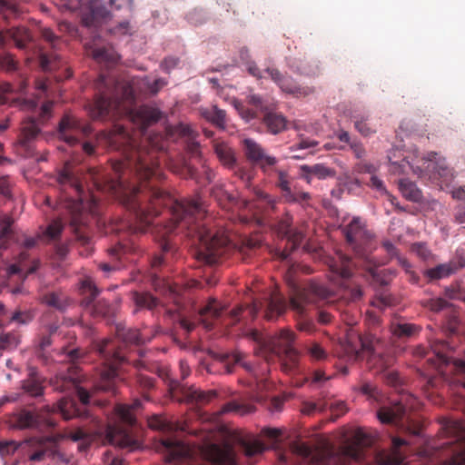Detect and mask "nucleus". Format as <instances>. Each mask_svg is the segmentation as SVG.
Here are the masks:
<instances>
[{
    "label": "nucleus",
    "mask_w": 465,
    "mask_h": 465,
    "mask_svg": "<svg viewBox=\"0 0 465 465\" xmlns=\"http://www.w3.org/2000/svg\"><path fill=\"white\" fill-rule=\"evenodd\" d=\"M66 355L68 360L72 361V365L68 367L67 373L60 372L56 375L54 383V389L60 391L75 390L81 402L86 405L89 403L90 394L87 390L78 386L80 382L79 368L76 365V361L84 356V353L80 349H73L67 351Z\"/></svg>",
    "instance_id": "obj_13"
},
{
    "label": "nucleus",
    "mask_w": 465,
    "mask_h": 465,
    "mask_svg": "<svg viewBox=\"0 0 465 465\" xmlns=\"http://www.w3.org/2000/svg\"><path fill=\"white\" fill-rule=\"evenodd\" d=\"M446 341H440L433 347L434 358L427 361L441 373H451L452 381L460 384L465 389V360L450 359L446 351L449 349Z\"/></svg>",
    "instance_id": "obj_14"
},
{
    "label": "nucleus",
    "mask_w": 465,
    "mask_h": 465,
    "mask_svg": "<svg viewBox=\"0 0 465 465\" xmlns=\"http://www.w3.org/2000/svg\"><path fill=\"white\" fill-rule=\"evenodd\" d=\"M110 310L109 302L104 300H99L93 304L92 314L94 317L105 316Z\"/></svg>",
    "instance_id": "obj_60"
},
{
    "label": "nucleus",
    "mask_w": 465,
    "mask_h": 465,
    "mask_svg": "<svg viewBox=\"0 0 465 465\" xmlns=\"http://www.w3.org/2000/svg\"><path fill=\"white\" fill-rule=\"evenodd\" d=\"M241 446L242 451L247 457H253L257 454H261L265 450V445L259 440H242Z\"/></svg>",
    "instance_id": "obj_47"
},
{
    "label": "nucleus",
    "mask_w": 465,
    "mask_h": 465,
    "mask_svg": "<svg viewBox=\"0 0 465 465\" xmlns=\"http://www.w3.org/2000/svg\"><path fill=\"white\" fill-rule=\"evenodd\" d=\"M0 66L7 72H12L16 70V62L11 54H5L0 56Z\"/></svg>",
    "instance_id": "obj_63"
},
{
    "label": "nucleus",
    "mask_w": 465,
    "mask_h": 465,
    "mask_svg": "<svg viewBox=\"0 0 465 465\" xmlns=\"http://www.w3.org/2000/svg\"><path fill=\"white\" fill-rule=\"evenodd\" d=\"M39 63L44 71H54L61 65L60 57L54 52L51 54L42 52L39 55Z\"/></svg>",
    "instance_id": "obj_45"
},
{
    "label": "nucleus",
    "mask_w": 465,
    "mask_h": 465,
    "mask_svg": "<svg viewBox=\"0 0 465 465\" xmlns=\"http://www.w3.org/2000/svg\"><path fill=\"white\" fill-rule=\"evenodd\" d=\"M465 267V257L462 253L457 254L446 263H440L434 268L425 271L424 275L430 280H440L449 277Z\"/></svg>",
    "instance_id": "obj_24"
},
{
    "label": "nucleus",
    "mask_w": 465,
    "mask_h": 465,
    "mask_svg": "<svg viewBox=\"0 0 465 465\" xmlns=\"http://www.w3.org/2000/svg\"><path fill=\"white\" fill-rule=\"evenodd\" d=\"M25 443H31L35 449V451L30 454L29 460L31 461H41L45 457H52L54 455L56 441L54 438L45 437L40 439H33L25 441ZM24 442L16 441H0V453L9 454L15 452Z\"/></svg>",
    "instance_id": "obj_16"
},
{
    "label": "nucleus",
    "mask_w": 465,
    "mask_h": 465,
    "mask_svg": "<svg viewBox=\"0 0 465 465\" xmlns=\"http://www.w3.org/2000/svg\"><path fill=\"white\" fill-rule=\"evenodd\" d=\"M265 72L280 89L295 97H305L314 92L312 87L299 85L293 78L282 74L277 68L267 67Z\"/></svg>",
    "instance_id": "obj_22"
},
{
    "label": "nucleus",
    "mask_w": 465,
    "mask_h": 465,
    "mask_svg": "<svg viewBox=\"0 0 465 465\" xmlns=\"http://www.w3.org/2000/svg\"><path fill=\"white\" fill-rule=\"evenodd\" d=\"M44 380L38 375L36 369L31 368L28 376L22 381V390L31 397L38 398L44 395Z\"/></svg>",
    "instance_id": "obj_31"
},
{
    "label": "nucleus",
    "mask_w": 465,
    "mask_h": 465,
    "mask_svg": "<svg viewBox=\"0 0 465 465\" xmlns=\"http://www.w3.org/2000/svg\"><path fill=\"white\" fill-rule=\"evenodd\" d=\"M54 103L47 101L40 108V114L37 119L29 118L23 122L21 128L20 142L23 145H27L40 133V124L45 123L51 116Z\"/></svg>",
    "instance_id": "obj_19"
},
{
    "label": "nucleus",
    "mask_w": 465,
    "mask_h": 465,
    "mask_svg": "<svg viewBox=\"0 0 465 465\" xmlns=\"http://www.w3.org/2000/svg\"><path fill=\"white\" fill-rule=\"evenodd\" d=\"M212 451L213 465H239L236 454L232 448H220L217 445H213Z\"/></svg>",
    "instance_id": "obj_36"
},
{
    "label": "nucleus",
    "mask_w": 465,
    "mask_h": 465,
    "mask_svg": "<svg viewBox=\"0 0 465 465\" xmlns=\"http://www.w3.org/2000/svg\"><path fill=\"white\" fill-rule=\"evenodd\" d=\"M399 190L402 196L409 201L418 203L422 198L421 191L414 183L407 179H401L399 181Z\"/></svg>",
    "instance_id": "obj_39"
},
{
    "label": "nucleus",
    "mask_w": 465,
    "mask_h": 465,
    "mask_svg": "<svg viewBox=\"0 0 465 465\" xmlns=\"http://www.w3.org/2000/svg\"><path fill=\"white\" fill-rule=\"evenodd\" d=\"M164 261L162 255H156L153 259L151 262V267L153 272H151V281L152 284L154 287L155 291H162L165 286L163 281H162L156 274V270L163 264Z\"/></svg>",
    "instance_id": "obj_49"
},
{
    "label": "nucleus",
    "mask_w": 465,
    "mask_h": 465,
    "mask_svg": "<svg viewBox=\"0 0 465 465\" xmlns=\"http://www.w3.org/2000/svg\"><path fill=\"white\" fill-rule=\"evenodd\" d=\"M56 412H59L64 420H71L81 415L76 402L73 399L64 397L53 406L43 407L37 413L22 409L14 413L12 420L14 426L20 430L53 428L55 426V421L45 416Z\"/></svg>",
    "instance_id": "obj_9"
},
{
    "label": "nucleus",
    "mask_w": 465,
    "mask_h": 465,
    "mask_svg": "<svg viewBox=\"0 0 465 465\" xmlns=\"http://www.w3.org/2000/svg\"><path fill=\"white\" fill-rule=\"evenodd\" d=\"M424 308L438 312L449 306V302L442 298L425 299L420 302Z\"/></svg>",
    "instance_id": "obj_54"
},
{
    "label": "nucleus",
    "mask_w": 465,
    "mask_h": 465,
    "mask_svg": "<svg viewBox=\"0 0 465 465\" xmlns=\"http://www.w3.org/2000/svg\"><path fill=\"white\" fill-rule=\"evenodd\" d=\"M92 128L89 124L73 115L65 114L59 124V137L70 146L79 143L81 137L91 134Z\"/></svg>",
    "instance_id": "obj_18"
},
{
    "label": "nucleus",
    "mask_w": 465,
    "mask_h": 465,
    "mask_svg": "<svg viewBox=\"0 0 465 465\" xmlns=\"http://www.w3.org/2000/svg\"><path fill=\"white\" fill-rule=\"evenodd\" d=\"M347 242L352 245L357 255L367 259V255L361 252L360 247L366 244L371 238L366 230L364 223L360 218H353L343 229Z\"/></svg>",
    "instance_id": "obj_21"
},
{
    "label": "nucleus",
    "mask_w": 465,
    "mask_h": 465,
    "mask_svg": "<svg viewBox=\"0 0 465 465\" xmlns=\"http://www.w3.org/2000/svg\"><path fill=\"white\" fill-rule=\"evenodd\" d=\"M243 354L239 351L232 352H213V358L214 362L210 366L209 371H213V368L215 364H221L224 369V372L232 373L237 364H242L248 371H252V366L248 363H242Z\"/></svg>",
    "instance_id": "obj_26"
},
{
    "label": "nucleus",
    "mask_w": 465,
    "mask_h": 465,
    "mask_svg": "<svg viewBox=\"0 0 465 465\" xmlns=\"http://www.w3.org/2000/svg\"><path fill=\"white\" fill-rule=\"evenodd\" d=\"M273 173L277 174L276 186L282 191V197L290 196L292 190L288 173L283 170H278L276 167Z\"/></svg>",
    "instance_id": "obj_46"
},
{
    "label": "nucleus",
    "mask_w": 465,
    "mask_h": 465,
    "mask_svg": "<svg viewBox=\"0 0 465 465\" xmlns=\"http://www.w3.org/2000/svg\"><path fill=\"white\" fill-rule=\"evenodd\" d=\"M64 228V223L60 219L54 220L46 228V235L51 239H56Z\"/></svg>",
    "instance_id": "obj_62"
},
{
    "label": "nucleus",
    "mask_w": 465,
    "mask_h": 465,
    "mask_svg": "<svg viewBox=\"0 0 465 465\" xmlns=\"http://www.w3.org/2000/svg\"><path fill=\"white\" fill-rule=\"evenodd\" d=\"M41 301L45 305L59 312H64L72 303L68 295L62 291H53L42 295Z\"/></svg>",
    "instance_id": "obj_33"
},
{
    "label": "nucleus",
    "mask_w": 465,
    "mask_h": 465,
    "mask_svg": "<svg viewBox=\"0 0 465 465\" xmlns=\"http://www.w3.org/2000/svg\"><path fill=\"white\" fill-rule=\"evenodd\" d=\"M169 393L175 401L197 404L207 403L216 396L214 391H203L194 387H186L177 381L169 383Z\"/></svg>",
    "instance_id": "obj_17"
},
{
    "label": "nucleus",
    "mask_w": 465,
    "mask_h": 465,
    "mask_svg": "<svg viewBox=\"0 0 465 465\" xmlns=\"http://www.w3.org/2000/svg\"><path fill=\"white\" fill-rule=\"evenodd\" d=\"M365 322L368 330L358 335L361 348L358 350L351 347V351L355 353L357 359L366 358L371 369H376L378 371L386 370L393 363V358L387 351L385 341L378 336L381 317L375 311H367Z\"/></svg>",
    "instance_id": "obj_7"
},
{
    "label": "nucleus",
    "mask_w": 465,
    "mask_h": 465,
    "mask_svg": "<svg viewBox=\"0 0 465 465\" xmlns=\"http://www.w3.org/2000/svg\"><path fill=\"white\" fill-rule=\"evenodd\" d=\"M327 264L331 273V279H349L352 274L354 262L347 255L337 252L334 257L327 259Z\"/></svg>",
    "instance_id": "obj_25"
},
{
    "label": "nucleus",
    "mask_w": 465,
    "mask_h": 465,
    "mask_svg": "<svg viewBox=\"0 0 465 465\" xmlns=\"http://www.w3.org/2000/svg\"><path fill=\"white\" fill-rule=\"evenodd\" d=\"M293 451L310 465H328L333 458L329 448H312L306 443L293 444Z\"/></svg>",
    "instance_id": "obj_23"
},
{
    "label": "nucleus",
    "mask_w": 465,
    "mask_h": 465,
    "mask_svg": "<svg viewBox=\"0 0 465 465\" xmlns=\"http://www.w3.org/2000/svg\"><path fill=\"white\" fill-rule=\"evenodd\" d=\"M109 142L115 149H123L126 153L125 163H116L114 165V170L119 174L121 186L125 183V172L128 171L134 176L135 182H134L130 192L125 194L124 203L139 223L137 230L143 232L145 212L139 200V193L143 183L145 181V163L143 153L137 148L135 138L130 134L128 128L122 124H114Z\"/></svg>",
    "instance_id": "obj_3"
},
{
    "label": "nucleus",
    "mask_w": 465,
    "mask_h": 465,
    "mask_svg": "<svg viewBox=\"0 0 465 465\" xmlns=\"http://www.w3.org/2000/svg\"><path fill=\"white\" fill-rule=\"evenodd\" d=\"M332 296V292L324 284L312 281L302 288H296L290 299V307L300 318L297 320L296 327L299 331L312 333L316 326L312 319L304 318L305 305L314 304L320 301H325Z\"/></svg>",
    "instance_id": "obj_11"
},
{
    "label": "nucleus",
    "mask_w": 465,
    "mask_h": 465,
    "mask_svg": "<svg viewBox=\"0 0 465 465\" xmlns=\"http://www.w3.org/2000/svg\"><path fill=\"white\" fill-rule=\"evenodd\" d=\"M162 445L165 451V460L167 462H174L190 456L189 447L182 441L166 439L162 441Z\"/></svg>",
    "instance_id": "obj_28"
},
{
    "label": "nucleus",
    "mask_w": 465,
    "mask_h": 465,
    "mask_svg": "<svg viewBox=\"0 0 465 465\" xmlns=\"http://www.w3.org/2000/svg\"><path fill=\"white\" fill-rule=\"evenodd\" d=\"M287 203H298L300 204L308 203L311 200V195L309 193L305 192H295L292 191L290 196H286L284 198Z\"/></svg>",
    "instance_id": "obj_58"
},
{
    "label": "nucleus",
    "mask_w": 465,
    "mask_h": 465,
    "mask_svg": "<svg viewBox=\"0 0 465 465\" xmlns=\"http://www.w3.org/2000/svg\"><path fill=\"white\" fill-rule=\"evenodd\" d=\"M213 151L220 163L227 169L236 167L237 157L234 150L223 141L214 140L213 142Z\"/></svg>",
    "instance_id": "obj_29"
},
{
    "label": "nucleus",
    "mask_w": 465,
    "mask_h": 465,
    "mask_svg": "<svg viewBox=\"0 0 465 465\" xmlns=\"http://www.w3.org/2000/svg\"><path fill=\"white\" fill-rule=\"evenodd\" d=\"M302 176L307 183H311L313 177L319 180L332 178L336 175V171L333 168L328 167L322 163H316L313 165H302L300 167Z\"/></svg>",
    "instance_id": "obj_30"
},
{
    "label": "nucleus",
    "mask_w": 465,
    "mask_h": 465,
    "mask_svg": "<svg viewBox=\"0 0 465 465\" xmlns=\"http://www.w3.org/2000/svg\"><path fill=\"white\" fill-rule=\"evenodd\" d=\"M88 179L93 181L94 186H100L98 172L94 168L89 169L87 173H83L73 168L69 162L65 163L57 179L62 186L68 185L75 193L76 198L66 199L65 208L70 214L69 226L76 240L83 244H87L90 240L86 227L88 213H94L97 205V200L94 196L89 197L84 191L83 181L87 183Z\"/></svg>",
    "instance_id": "obj_4"
},
{
    "label": "nucleus",
    "mask_w": 465,
    "mask_h": 465,
    "mask_svg": "<svg viewBox=\"0 0 465 465\" xmlns=\"http://www.w3.org/2000/svg\"><path fill=\"white\" fill-rule=\"evenodd\" d=\"M418 400L411 395H402L391 406L381 407L378 418L381 423L393 424L412 435H419L422 426L412 412L418 408Z\"/></svg>",
    "instance_id": "obj_10"
},
{
    "label": "nucleus",
    "mask_w": 465,
    "mask_h": 465,
    "mask_svg": "<svg viewBox=\"0 0 465 465\" xmlns=\"http://www.w3.org/2000/svg\"><path fill=\"white\" fill-rule=\"evenodd\" d=\"M263 123L268 131L272 134H277L283 131L286 126L285 118L282 114L268 113L263 117Z\"/></svg>",
    "instance_id": "obj_40"
},
{
    "label": "nucleus",
    "mask_w": 465,
    "mask_h": 465,
    "mask_svg": "<svg viewBox=\"0 0 465 465\" xmlns=\"http://www.w3.org/2000/svg\"><path fill=\"white\" fill-rule=\"evenodd\" d=\"M160 169L152 170L147 165V232L159 242L163 252L169 250L168 236L182 225L197 246V257L206 263L218 262L223 254L228 238L209 227V220L203 203L198 199L176 201L163 189L153 184L152 180H161Z\"/></svg>",
    "instance_id": "obj_1"
},
{
    "label": "nucleus",
    "mask_w": 465,
    "mask_h": 465,
    "mask_svg": "<svg viewBox=\"0 0 465 465\" xmlns=\"http://www.w3.org/2000/svg\"><path fill=\"white\" fill-rule=\"evenodd\" d=\"M355 129L364 136L376 132L373 124L370 123V115L367 114H356L352 116Z\"/></svg>",
    "instance_id": "obj_42"
},
{
    "label": "nucleus",
    "mask_w": 465,
    "mask_h": 465,
    "mask_svg": "<svg viewBox=\"0 0 465 465\" xmlns=\"http://www.w3.org/2000/svg\"><path fill=\"white\" fill-rule=\"evenodd\" d=\"M97 88L99 94L90 104V114L95 120L124 118L137 129L141 135L145 133V108L135 107L133 86L126 81L101 75Z\"/></svg>",
    "instance_id": "obj_2"
},
{
    "label": "nucleus",
    "mask_w": 465,
    "mask_h": 465,
    "mask_svg": "<svg viewBox=\"0 0 465 465\" xmlns=\"http://www.w3.org/2000/svg\"><path fill=\"white\" fill-rule=\"evenodd\" d=\"M307 354L312 361H321L328 358V353L319 342H311L306 346Z\"/></svg>",
    "instance_id": "obj_51"
},
{
    "label": "nucleus",
    "mask_w": 465,
    "mask_h": 465,
    "mask_svg": "<svg viewBox=\"0 0 465 465\" xmlns=\"http://www.w3.org/2000/svg\"><path fill=\"white\" fill-rule=\"evenodd\" d=\"M428 162L433 163V170L444 182H449L453 177L452 169L446 163L445 158L440 157L437 153L430 152L426 155Z\"/></svg>",
    "instance_id": "obj_38"
},
{
    "label": "nucleus",
    "mask_w": 465,
    "mask_h": 465,
    "mask_svg": "<svg viewBox=\"0 0 465 465\" xmlns=\"http://www.w3.org/2000/svg\"><path fill=\"white\" fill-rule=\"evenodd\" d=\"M392 449H393V457H389L388 460L385 462L386 464H400L402 460V456L400 453V449L407 444V441L399 437H393L391 440Z\"/></svg>",
    "instance_id": "obj_52"
},
{
    "label": "nucleus",
    "mask_w": 465,
    "mask_h": 465,
    "mask_svg": "<svg viewBox=\"0 0 465 465\" xmlns=\"http://www.w3.org/2000/svg\"><path fill=\"white\" fill-rule=\"evenodd\" d=\"M242 144L247 162L259 168L265 175H272L279 162L278 159L253 139L245 138Z\"/></svg>",
    "instance_id": "obj_15"
},
{
    "label": "nucleus",
    "mask_w": 465,
    "mask_h": 465,
    "mask_svg": "<svg viewBox=\"0 0 465 465\" xmlns=\"http://www.w3.org/2000/svg\"><path fill=\"white\" fill-rule=\"evenodd\" d=\"M115 334L117 340L104 339L95 344V349L103 360V369L98 382L95 384L97 391L116 393L118 381V366L125 361H133L136 368L143 365V359H132L122 351L119 342L125 346H139L142 341L140 331L137 329L126 328L122 324L116 326ZM143 349H137V354L143 358Z\"/></svg>",
    "instance_id": "obj_5"
},
{
    "label": "nucleus",
    "mask_w": 465,
    "mask_h": 465,
    "mask_svg": "<svg viewBox=\"0 0 465 465\" xmlns=\"http://www.w3.org/2000/svg\"><path fill=\"white\" fill-rule=\"evenodd\" d=\"M229 170L232 171L234 175L244 182L246 185L251 183V181L253 177L252 172L251 170H247L243 166L239 165L238 161L236 162V167Z\"/></svg>",
    "instance_id": "obj_57"
},
{
    "label": "nucleus",
    "mask_w": 465,
    "mask_h": 465,
    "mask_svg": "<svg viewBox=\"0 0 465 465\" xmlns=\"http://www.w3.org/2000/svg\"><path fill=\"white\" fill-rule=\"evenodd\" d=\"M8 41H13L17 48L25 49L33 41V35L24 26L12 27L5 32L0 31V46Z\"/></svg>",
    "instance_id": "obj_27"
},
{
    "label": "nucleus",
    "mask_w": 465,
    "mask_h": 465,
    "mask_svg": "<svg viewBox=\"0 0 465 465\" xmlns=\"http://www.w3.org/2000/svg\"><path fill=\"white\" fill-rule=\"evenodd\" d=\"M247 336L257 343L256 353L267 362L281 360L283 371L292 372L297 366L298 352L294 348L296 335L289 329H282L273 336H264L256 329L251 330Z\"/></svg>",
    "instance_id": "obj_6"
},
{
    "label": "nucleus",
    "mask_w": 465,
    "mask_h": 465,
    "mask_svg": "<svg viewBox=\"0 0 465 465\" xmlns=\"http://www.w3.org/2000/svg\"><path fill=\"white\" fill-rule=\"evenodd\" d=\"M174 132L185 140L186 150L191 155H200V143L195 140L196 134L188 124H179L175 126Z\"/></svg>",
    "instance_id": "obj_35"
},
{
    "label": "nucleus",
    "mask_w": 465,
    "mask_h": 465,
    "mask_svg": "<svg viewBox=\"0 0 465 465\" xmlns=\"http://www.w3.org/2000/svg\"><path fill=\"white\" fill-rule=\"evenodd\" d=\"M446 296L450 300H458L465 302V290L460 288H451L446 290Z\"/></svg>",
    "instance_id": "obj_64"
},
{
    "label": "nucleus",
    "mask_w": 465,
    "mask_h": 465,
    "mask_svg": "<svg viewBox=\"0 0 465 465\" xmlns=\"http://www.w3.org/2000/svg\"><path fill=\"white\" fill-rule=\"evenodd\" d=\"M327 408L323 400L318 401H305L302 403L301 411L304 415L312 416L317 412H322Z\"/></svg>",
    "instance_id": "obj_50"
},
{
    "label": "nucleus",
    "mask_w": 465,
    "mask_h": 465,
    "mask_svg": "<svg viewBox=\"0 0 465 465\" xmlns=\"http://www.w3.org/2000/svg\"><path fill=\"white\" fill-rule=\"evenodd\" d=\"M223 307L215 301H210L201 311L200 318L206 330H212L215 322L221 318Z\"/></svg>",
    "instance_id": "obj_32"
},
{
    "label": "nucleus",
    "mask_w": 465,
    "mask_h": 465,
    "mask_svg": "<svg viewBox=\"0 0 465 465\" xmlns=\"http://www.w3.org/2000/svg\"><path fill=\"white\" fill-rule=\"evenodd\" d=\"M262 309H263V316L267 321H275L286 312L287 302L282 294L274 292L262 302H254L245 308L239 306L233 309L230 317L233 320L232 323H235L240 320V315L243 312H246L252 318H255Z\"/></svg>",
    "instance_id": "obj_12"
},
{
    "label": "nucleus",
    "mask_w": 465,
    "mask_h": 465,
    "mask_svg": "<svg viewBox=\"0 0 465 465\" xmlns=\"http://www.w3.org/2000/svg\"><path fill=\"white\" fill-rule=\"evenodd\" d=\"M82 21L87 27H97L110 18L102 0H81Z\"/></svg>",
    "instance_id": "obj_20"
},
{
    "label": "nucleus",
    "mask_w": 465,
    "mask_h": 465,
    "mask_svg": "<svg viewBox=\"0 0 465 465\" xmlns=\"http://www.w3.org/2000/svg\"><path fill=\"white\" fill-rule=\"evenodd\" d=\"M19 343V338L15 333L7 332L0 335V347L2 349H10L16 347Z\"/></svg>",
    "instance_id": "obj_56"
},
{
    "label": "nucleus",
    "mask_w": 465,
    "mask_h": 465,
    "mask_svg": "<svg viewBox=\"0 0 465 465\" xmlns=\"http://www.w3.org/2000/svg\"><path fill=\"white\" fill-rule=\"evenodd\" d=\"M368 271L372 276L373 280L381 286L388 285L391 281L395 277L396 272L392 269H379L377 267H369Z\"/></svg>",
    "instance_id": "obj_44"
},
{
    "label": "nucleus",
    "mask_w": 465,
    "mask_h": 465,
    "mask_svg": "<svg viewBox=\"0 0 465 465\" xmlns=\"http://www.w3.org/2000/svg\"><path fill=\"white\" fill-rule=\"evenodd\" d=\"M147 427H150L153 430L169 431L173 429L185 430V428L176 426L173 428V424L167 421L164 418L160 416H153L152 418H147Z\"/></svg>",
    "instance_id": "obj_48"
},
{
    "label": "nucleus",
    "mask_w": 465,
    "mask_h": 465,
    "mask_svg": "<svg viewBox=\"0 0 465 465\" xmlns=\"http://www.w3.org/2000/svg\"><path fill=\"white\" fill-rule=\"evenodd\" d=\"M255 408L253 405L232 401L223 405L219 411V414L223 415L225 413L233 412L235 414L243 416L253 412Z\"/></svg>",
    "instance_id": "obj_41"
},
{
    "label": "nucleus",
    "mask_w": 465,
    "mask_h": 465,
    "mask_svg": "<svg viewBox=\"0 0 465 465\" xmlns=\"http://www.w3.org/2000/svg\"><path fill=\"white\" fill-rule=\"evenodd\" d=\"M140 406V401H135L131 405L117 404L114 407V420L105 430L108 443L120 448L138 447L136 415Z\"/></svg>",
    "instance_id": "obj_8"
},
{
    "label": "nucleus",
    "mask_w": 465,
    "mask_h": 465,
    "mask_svg": "<svg viewBox=\"0 0 465 465\" xmlns=\"http://www.w3.org/2000/svg\"><path fill=\"white\" fill-rule=\"evenodd\" d=\"M303 234L301 232H295L289 236L288 243L291 245L290 250H283L280 253L281 260H286L291 252L295 250L302 242Z\"/></svg>",
    "instance_id": "obj_53"
},
{
    "label": "nucleus",
    "mask_w": 465,
    "mask_h": 465,
    "mask_svg": "<svg viewBox=\"0 0 465 465\" xmlns=\"http://www.w3.org/2000/svg\"><path fill=\"white\" fill-rule=\"evenodd\" d=\"M81 292L84 296L82 303L85 307L93 305L99 294V290L91 280H84L81 285Z\"/></svg>",
    "instance_id": "obj_43"
},
{
    "label": "nucleus",
    "mask_w": 465,
    "mask_h": 465,
    "mask_svg": "<svg viewBox=\"0 0 465 465\" xmlns=\"http://www.w3.org/2000/svg\"><path fill=\"white\" fill-rule=\"evenodd\" d=\"M421 327L415 323L404 321L393 322L391 324V332L392 335L401 340L411 339L420 334Z\"/></svg>",
    "instance_id": "obj_34"
},
{
    "label": "nucleus",
    "mask_w": 465,
    "mask_h": 465,
    "mask_svg": "<svg viewBox=\"0 0 465 465\" xmlns=\"http://www.w3.org/2000/svg\"><path fill=\"white\" fill-rule=\"evenodd\" d=\"M200 114L206 121L210 122L219 129L225 128L226 113L224 110L219 109L216 105L200 108Z\"/></svg>",
    "instance_id": "obj_37"
},
{
    "label": "nucleus",
    "mask_w": 465,
    "mask_h": 465,
    "mask_svg": "<svg viewBox=\"0 0 465 465\" xmlns=\"http://www.w3.org/2000/svg\"><path fill=\"white\" fill-rule=\"evenodd\" d=\"M411 251L423 261H427L431 257V252L424 242L413 243L411 245Z\"/></svg>",
    "instance_id": "obj_59"
},
{
    "label": "nucleus",
    "mask_w": 465,
    "mask_h": 465,
    "mask_svg": "<svg viewBox=\"0 0 465 465\" xmlns=\"http://www.w3.org/2000/svg\"><path fill=\"white\" fill-rule=\"evenodd\" d=\"M90 54L93 56L94 59H95L98 62L114 61V54L104 47L93 48Z\"/></svg>",
    "instance_id": "obj_55"
},
{
    "label": "nucleus",
    "mask_w": 465,
    "mask_h": 465,
    "mask_svg": "<svg viewBox=\"0 0 465 465\" xmlns=\"http://www.w3.org/2000/svg\"><path fill=\"white\" fill-rule=\"evenodd\" d=\"M34 319V314L29 311H16L13 313L10 322H15L20 324H27Z\"/></svg>",
    "instance_id": "obj_61"
}]
</instances>
